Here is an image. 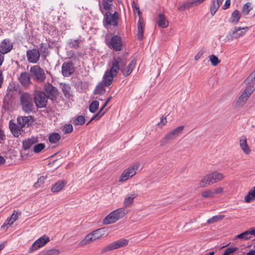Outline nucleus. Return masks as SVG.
I'll list each match as a JSON object with an SVG mask.
<instances>
[{"mask_svg":"<svg viewBox=\"0 0 255 255\" xmlns=\"http://www.w3.org/2000/svg\"><path fill=\"white\" fill-rule=\"evenodd\" d=\"M128 241L127 239H122L115 242H114L107 246L103 248L101 252L102 254L106 252L113 251L115 249H119L121 247H124L128 244Z\"/></svg>","mask_w":255,"mask_h":255,"instance_id":"6","label":"nucleus"},{"mask_svg":"<svg viewBox=\"0 0 255 255\" xmlns=\"http://www.w3.org/2000/svg\"><path fill=\"white\" fill-rule=\"evenodd\" d=\"M254 90L255 88L254 86L253 85H249L244 90L243 92H246V94L250 97Z\"/></svg>","mask_w":255,"mask_h":255,"instance_id":"59","label":"nucleus"},{"mask_svg":"<svg viewBox=\"0 0 255 255\" xmlns=\"http://www.w3.org/2000/svg\"><path fill=\"white\" fill-rule=\"evenodd\" d=\"M237 247H230L226 249L224 253V255H233L234 253L238 250Z\"/></svg>","mask_w":255,"mask_h":255,"instance_id":"49","label":"nucleus"},{"mask_svg":"<svg viewBox=\"0 0 255 255\" xmlns=\"http://www.w3.org/2000/svg\"><path fill=\"white\" fill-rule=\"evenodd\" d=\"M60 252L58 250L55 249H51L44 252L43 255H58Z\"/></svg>","mask_w":255,"mask_h":255,"instance_id":"51","label":"nucleus"},{"mask_svg":"<svg viewBox=\"0 0 255 255\" xmlns=\"http://www.w3.org/2000/svg\"><path fill=\"white\" fill-rule=\"evenodd\" d=\"M30 72L33 78L38 82H43L45 79V74L43 70L38 66H34L30 69Z\"/></svg>","mask_w":255,"mask_h":255,"instance_id":"8","label":"nucleus"},{"mask_svg":"<svg viewBox=\"0 0 255 255\" xmlns=\"http://www.w3.org/2000/svg\"><path fill=\"white\" fill-rule=\"evenodd\" d=\"M174 139L173 137L168 132L160 141V145L163 146L169 143L171 140Z\"/></svg>","mask_w":255,"mask_h":255,"instance_id":"37","label":"nucleus"},{"mask_svg":"<svg viewBox=\"0 0 255 255\" xmlns=\"http://www.w3.org/2000/svg\"><path fill=\"white\" fill-rule=\"evenodd\" d=\"M255 80V70L252 72L250 75L245 80V83L247 85H249Z\"/></svg>","mask_w":255,"mask_h":255,"instance_id":"46","label":"nucleus"},{"mask_svg":"<svg viewBox=\"0 0 255 255\" xmlns=\"http://www.w3.org/2000/svg\"><path fill=\"white\" fill-rule=\"evenodd\" d=\"M41 53L45 54L48 53V46L45 43H42L40 45L39 49Z\"/></svg>","mask_w":255,"mask_h":255,"instance_id":"55","label":"nucleus"},{"mask_svg":"<svg viewBox=\"0 0 255 255\" xmlns=\"http://www.w3.org/2000/svg\"><path fill=\"white\" fill-rule=\"evenodd\" d=\"M252 9V7L251 6V3L250 2H247L243 5L242 8V13L244 15H246L249 14Z\"/></svg>","mask_w":255,"mask_h":255,"instance_id":"43","label":"nucleus"},{"mask_svg":"<svg viewBox=\"0 0 255 255\" xmlns=\"http://www.w3.org/2000/svg\"><path fill=\"white\" fill-rule=\"evenodd\" d=\"M137 196V195L133 192L131 194H128L125 197L124 201V204L126 207L130 206L133 202L134 199Z\"/></svg>","mask_w":255,"mask_h":255,"instance_id":"30","label":"nucleus"},{"mask_svg":"<svg viewBox=\"0 0 255 255\" xmlns=\"http://www.w3.org/2000/svg\"><path fill=\"white\" fill-rule=\"evenodd\" d=\"M49 241L50 238L49 237L46 236L45 235L41 237L36 240L29 248L28 251V253H31L40 248L44 247Z\"/></svg>","mask_w":255,"mask_h":255,"instance_id":"7","label":"nucleus"},{"mask_svg":"<svg viewBox=\"0 0 255 255\" xmlns=\"http://www.w3.org/2000/svg\"><path fill=\"white\" fill-rule=\"evenodd\" d=\"M21 215V212H16L15 210H14L13 213L11 215L10 217L9 218L12 222H14L18 218L19 215Z\"/></svg>","mask_w":255,"mask_h":255,"instance_id":"56","label":"nucleus"},{"mask_svg":"<svg viewBox=\"0 0 255 255\" xmlns=\"http://www.w3.org/2000/svg\"><path fill=\"white\" fill-rule=\"evenodd\" d=\"M101 5H102L103 8L105 10H107L108 11H110V10L112 9V4L111 3V2H109V1H106V0H102L101 3L100 2V1H99V9L100 11L102 12V13L103 14L105 13H104Z\"/></svg>","mask_w":255,"mask_h":255,"instance_id":"27","label":"nucleus"},{"mask_svg":"<svg viewBox=\"0 0 255 255\" xmlns=\"http://www.w3.org/2000/svg\"><path fill=\"white\" fill-rule=\"evenodd\" d=\"M156 23L160 27L166 28L168 25V21L166 19L164 14L159 13L157 18Z\"/></svg>","mask_w":255,"mask_h":255,"instance_id":"19","label":"nucleus"},{"mask_svg":"<svg viewBox=\"0 0 255 255\" xmlns=\"http://www.w3.org/2000/svg\"><path fill=\"white\" fill-rule=\"evenodd\" d=\"M61 85L62 86V90L64 96L66 98H69L71 96L72 94L70 92L71 88L70 86L67 84H62Z\"/></svg>","mask_w":255,"mask_h":255,"instance_id":"39","label":"nucleus"},{"mask_svg":"<svg viewBox=\"0 0 255 255\" xmlns=\"http://www.w3.org/2000/svg\"><path fill=\"white\" fill-rule=\"evenodd\" d=\"M18 80L21 84L24 87L28 86L30 83V79L29 74L27 72L22 73Z\"/></svg>","mask_w":255,"mask_h":255,"instance_id":"21","label":"nucleus"},{"mask_svg":"<svg viewBox=\"0 0 255 255\" xmlns=\"http://www.w3.org/2000/svg\"><path fill=\"white\" fill-rule=\"evenodd\" d=\"M255 200V186L249 192L245 197V201L246 203H250Z\"/></svg>","mask_w":255,"mask_h":255,"instance_id":"33","label":"nucleus"},{"mask_svg":"<svg viewBox=\"0 0 255 255\" xmlns=\"http://www.w3.org/2000/svg\"><path fill=\"white\" fill-rule=\"evenodd\" d=\"M12 101V94L6 93L3 100L2 108L5 110H8L11 107Z\"/></svg>","mask_w":255,"mask_h":255,"instance_id":"17","label":"nucleus"},{"mask_svg":"<svg viewBox=\"0 0 255 255\" xmlns=\"http://www.w3.org/2000/svg\"><path fill=\"white\" fill-rule=\"evenodd\" d=\"M106 229L104 228L98 229L91 232L95 240L100 239L105 234Z\"/></svg>","mask_w":255,"mask_h":255,"instance_id":"32","label":"nucleus"},{"mask_svg":"<svg viewBox=\"0 0 255 255\" xmlns=\"http://www.w3.org/2000/svg\"><path fill=\"white\" fill-rule=\"evenodd\" d=\"M104 84L101 82L99 83L96 87L94 91V94L95 95H102L104 94V93L105 92V88Z\"/></svg>","mask_w":255,"mask_h":255,"instance_id":"36","label":"nucleus"},{"mask_svg":"<svg viewBox=\"0 0 255 255\" xmlns=\"http://www.w3.org/2000/svg\"><path fill=\"white\" fill-rule=\"evenodd\" d=\"M167 123V120L165 117L163 116H162L160 119V122L158 123L157 125L159 127L162 128L163 126H164Z\"/></svg>","mask_w":255,"mask_h":255,"instance_id":"64","label":"nucleus"},{"mask_svg":"<svg viewBox=\"0 0 255 255\" xmlns=\"http://www.w3.org/2000/svg\"><path fill=\"white\" fill-rule=\"evenodd\" d=\"M105 108V107H104L103 106L101 108L100 111H99V112L96 115H95L94 116H93V117L92 118V120H94L96 119L98 120L99 118H100L106 112V111H105L102 113V111Z\"/></svg>","mask_w":255,"mask_h":255,"instance_id":"53","label":"nucleus"},{"mask_svg":"<svg viewBox=\"0 0 255 255\" xmlns=\"http://www.w3.org/2000/svg\"><path fill=\"white\" fill-rule=\"evenodd\" d=\"M13 48V43L9 39H4L0 43V53L3 55L11 51Z\"/></svg>","mask_w":255,"mask_h":255,"instance_id":"13","label":"nucleus"},{"mask_svg":"<svg viewBox=\"0 0 255 255\" xmlns=\"http://www.w3.org/2000/svg\"><path fill=\"white\" fill-rule=\"evenodd\" d=\"M202 196L203 198H212L214 196L213 192L210 190L203 192Z\"/></svg>","mask_w":255,"mask_h":255,"instance_id":"54","label":"nucleus"},{"mask_svg":"<svg viewBox=\"0 0 255 255\" xmlns=\"http://www.w3.org/2000/svg\"><path fill=\"white\" fill-rule=\"evenodd\" d=\"M34 101L37 108L46 107L49 97L44 92L37 91L34 93Z\"/></svg>","mask_w":255,"mask_h":255,"instance_id":"5","label":"nucleus"},{"mask_svg":"<svg viewBox=\"0 0 255 255\" xmlns=\"http://www.w3.org/2000/svg\"><path fill=\"white\" fill-rule=\"evenodd\" d=\"M33 97L28 93H23L20 96V104L25 113L29 114L32 112L34 108Z\"/></svg>","mask_w":255,"mask_h":255,"instance_id":"3","label":"nucleus"},{"mask_svg":"<svg viewBox=\"0 0 255 255\" xmlns=\"http://www.w3.org/2000/svg\"><path fill=\"white\" fill-rule=\"evenodd\" d=\"M241 29L239 31L240 32H239V33L240 37H242L245 34L246 32L249 29V27H247V26L244 27H241Z\"/></svg>","mask_w":255,"mask_h":255,"instance_id":"63","label":"nucleus"},{"mask_svg":"<svg viewBox=\"0 0 255 255\" xmlns=\"http://www.w3.org/2000/svg\"><path fill=\"white\" fill-rule=\"evenodd\" d=\"M117 221L113 212L110 213L103 220V223L105 225H109L115 223Z\"/></svg>","mask_w":255,"mask_h":255,"instance_id":"28","label":"nucleus"},{"mask_svg":"<svg viewBox=\"0 0 255 255\" xmlns=\"http://www.w3.org/2000/svg\"><path fill=\"white\" fill-rule=\"evenodd\" d=\"M224 178L223 174L214 171L204 176L199 183V187L202 188L222 180Z\"/></svg>","mask_w":255,"mask_h":255,"instance_id":"2","label":"nucleus"},{"mask_svg":"<svg viewBox=\"0 0 255 255\" xmlns=\"http://www.w3.org/2000/svg\"><path fill=\"white\" fill-rule=\"evenodd\" d=\"M240 18L241 13L240 11L235 10L232 12L229 21L233 24H236L239 22Z\"/></svg>","mask_w":255,"mask_h":255,"instance_id":"29","label":"nucleus"},{"mask_svg":"<svg viewBox=\"0 0 255 255\" xmlns=\"http://www.w3.org/2000/svg\"><path fill=\"white\" fill-rule=\"evenodd\" d=\"M241 29V27H235L233 30L231 31L234 39L240 37L238 31H239Z\"/></svg>","mask_w":255,"mask_h":255,"instance_id":"57","label":"nucleus"},{"mask_svg":"<svg viewBox=\"0 0 255 255\" xmlns=\"http://www.w3.org/2000/svg\"><path fill=\"white\" fill-rule=\"evenodd\" d=\"M209 58L212 65L214 66H217L221 62V61L218 59V58L214 55H210L209 56Z\"/></svg>","mask_w":255,"mask_h":255,"instance_id":"47","label":"nucleus"},{"mask_svg":"<svg viewBox=\"0 0 255 255\" xmlns=\"http://www.w3.org/2000/svg\"><path fill=\"white\" fill-rule=\"evenodd\" d=\"M136 63V58H134L133 59L131 60V61L130 62V63L126 68L125 67L126 66H120V69L121 70V72H122L123 74L125 77H127L130 74L133 68L135 67Z\"/></svg>","mask_w":255,"mask_h":255,"instance_id":"15","label":"nucleus"},{"mask_svg":"<svg viewBox=\"0 0 255 255\" xmlns=\"http://www.w3.org/2000/svg\"><path fill=\"white\" fill-rule=\"evenodd\" d=\"M45 145L43 143H38L34 146L33 151L35 153H39L45 147Z\"/></svg>","mask_w":255,"mask_h":255,"instance_id":"50","label":"nucleus"},{"mask_svg":"<svg viewBox=\"0 0 255 255\" xmlns=\"http://www.w3.org/2000/svg\"><path fill=\"white\" fill-rule=\"evenodd\" d=\"M240 145L243 151L247 154H249L251 149L247 143V139L245 136H242L240 139Z\"/></svg>","mask_w":255,"mask_h":255,"instance_id":"23","label":"nucleus"},{"mask_svg":"<svg viewBox=\"0 0 255 255\" xmlns=\"http://www.w3.org/2000/svg\"><path fill=\"white\" fill-rule=\"evenodd\" d=\"M9 128L12 135L16 137H18L20 134V131L22 128L19 125L14 123L12 120L9 121Z\"/></svg>","mask_w":255,"mask_h":255,"instance_id":"16","label":"nucleus"},{"mask_svg":"<svg viewBox=\"0 0 255 255\" xmlns=\"http://www.w3.org/2000/svg\"><path fill=\"white\" fill-rule=\"evenodd\" d=\"M82 40L79 39H70L68 41V45L71 48L78 49L80 47V43Z\"/></svg>","mask_w":255,"mask_h":255,"instance_id":"38","label":"nucleus"},{"mask_svg":"<svg viewBox=\"0 0 255 255\" xmlns=\"http://www.w3.org/2000/svg\"><path fill=\"white\" fill-rule=\"evenodd\" d=\"M249 97H250L246 94V92H243L236 101L235 104V107L237 108L244 106Z\"/></svg>","mask_w":255,"mask_h":255,"instance_id":"18","label":"nucleus"},{"mask_svg":"<svg viewBox=\"0 0 255 255\" xmlns=\"http://www.w3.org/2000/svg\"><path fill=\"white\" fill-rule=\"evenodd\" d=\"M45 179H46L45 177H44V176L40 177L38 179L36 183H35V184H34V186L35 188H37V187H39L41 185H42L44 183V180Z\"/></svg>","mask_w":255,"mask_h":255,"instance_id":"58","label":"nucleus"},{"mask_svg":"<svg viewBox=\"0 0 255 255\" xmlns=\"http://www.w3.org/2000/svg\"><path fill=\"white\" fill-rule=\"evenodd\" d=\"M219 8V6L216 5V0H213L212 1V5L210 7V12L212 16H214L215 15Z\"/></svg>","mask_w":255,"mask_h":255,"instance_id":"48","label":"nucleus"},{"mask_svg":"<svg viewBox=\"0 0 255 255\" xmlns=\"http://www.w3.org/2000/svg\"><path fill=\"white\" fill-rule=\"evenodd\" d=\"M193 6L195 5L192 0H191L190 1L182 3L181 5L178 7L177 9L178 10L182 11L185 10L186 9H188Z\"/></svg>","mask_w":255,"mask_h":255,"instance_id":"40","label":"nucleus"},{"mask_svg":"<svg viewBox=\"0 0 255 255\" xmlns=\"http://www.w3.org/2000/svg\"><path fill=\"white\" fill-rule=\"evenodd\" d=\"M224 218L225 215H216L208 219L207 222L209 224H213L223 220Z\"/></svg>","mask_w":255,"mask_h":255,"instance_id":"41","label":"nucleus"},{"mask_svg":"<svg viewBox=\"0 0 255 255\" xmlns=\"http://www.w3.org/2000/svg\"><path fill=\"white\" fill-rule=\"evenodd\" d=\"M131 6L133 11L136 10L137 12L138 15L140 16V11L137 3L135 2L134 1H133L132 2Z\"/></svg>","mask_w":255,"mask_h":255,"instance_id":"60","label":"nucleus"},{"mask_svg":"<svg viewBox=\"0 0 255 255\" xmlns=\"http://www.w3.org/2000/svg\"><path fill=\"white\" fill-rule=\"evenodd\" d=\"M38 142L37 137H31L22 141V147L24 150L29 149L33 144Z\"/></svg>","mask_w":255,"mask_h":255,"instance_id":"20","label":"nucleus"},{"mask_svg":"<svg viewBox=\"0 0 255 255\" xmlns=\"http://www.w3.org/2000/svg\"><path fill=\"white\" fill-rule=\"evenodd\" d=\"M30 118L31 117L19 116L17 119V124L21 126V128H23L26 125L29 126L30 125Z\"/></svg>","mask_w":255,"mask_h":255,"instance_id":"24","label":"nucleus"},{"mask_svg":"<svg viewBox=\"0 0 255 255\" xmlns=\"http://www.w3.org/2000/svg\"><path fill=\"white\" fill-rule=\"evenodd\" d=\"M234 39V38H233V36L231 32L230 31L227 34V35L224 38V41L225 42H227L231 41H233Z\"/></svg>","mask_w":255,"mask_h":255,"instance_id":"61","label":"nucleus"},{"mask_svg":"<svg viewBox=\"0 0 255 255\" xmlns=\"http://www.w3.org/2000/svg\"><path fill=\"white\" fill-rule=\"evenodd\" d=\"M138 166L134 165L130 166L127 169L125 170L122 173L120 178V182L125 181L128 178L133 176L135 173Z\"/></svg>","mask_w":255,"mask_h":255,"instance_id":"10","label":"nucleus"},{"mask_svg":"<svg viewBox=\"0 0 255 255\" xmlns=\"http://www.w3.org/2000/svg\"><path fill=\"white\" fill-rule=\"evenodd\" d=\"M73 128L71 124H66L63 128V132L65 134L69 133L73 131Z\"/></svg>","mask_w":255,"mask_h":255,"instance_id":"52","label":"nucleus"},{"mask_svg":"<svg viewBox=\"0 0 255 255\" xmlns=\"http://www.w3.org/2000/svg\"><path fill=\"white\" fill-rule=\"evenodd\" d=\"M60 135L59 133L54 132L49 136V141L51 143H55L60 139Z\"/></svg>","mask_w":255,"mask_h":255,"instance_id":"42","label":"nucleus"},{"mask_svg":"<svg viewBox=\"0 0 255 255\" xmlns=\"http://www.w3.org/2000/svg\"><path fill=\"white\" fill-rule=\"evenodd\" d=\"M85 118L83 116H77L74 120L73 123L76 126H81L85 124Z\"/></svg>","mask_w":255,"mask_h":255,"instance_id":"44","label":"nucleus"},{"mask_svg":"<svg viewBox=\"0 0 255 255\" xmlns=\"http://www.w3.org/2000/svg\"><path fill=\"white\" fill-rule=\"evenodd\" d=\"M27 60L31 63H36L39 60L40 53L39 50L33 48L28 50L26 52Z\"/></svg>","mask_w":255,"mask_h":255,"instance_id":"14","label":"nucleus"},{"mask_svg":"<svg viewBox=\"0 0 255 255\" xmlns=\"http://www.w3.org/2000/svg\"><path fill=\"white\" fill-rule=\"evenodd\" d=\"M67 56L69 59L74 60L76 59V56L73 51L70 50L67 52Z\"/></svg>","mask_w":255,"mask_h":255,"instance_id":"62","label":"nucleus"},{"mask_svg":"<svg viewBox=\"0 0 255 255\" xmlns=\"http://www.w3.org/2000/svg\"><path fill=\"white\" fill-rule=\"evenodd\" d=\"M128 52H125L122 55L114 57L110 70H107L104 75L102 83L106 87H109L113 82V79L118 74L120 66H125L127 64Z\"/></svg>","mask_w":255,"mask_h":255,"instance_id":"1","label":"nucleus"},{"mask_svg":"<svg viewBox=\"0 0 255 255\" xmlns=\"http://www.w3.org/2000/svg\"><path fill=\"white\" fill-rule=\"evenodd\" d=\"M251 238L250 229L238 235L235 237V239H240L243 240H249Z\"/></svg>","mask_w":255,"mask_h":255,"instance_id":"34","label":"nucleus"},{"mask_svg":"<svg viewBox=\"0 0 255 255\" xmlns=\"http://www.w3.org/2000/svg\"><path fill=\"white\" fill-rule=\"evenodd\" d=\"M67 182L65 180H59L52 186L51 191L53 193H57L60 191L66 185Z\"/></svg>","mask_w":255,"mask_h":255,"instance_id":"22","label":"nucleus"},{"mask_svg":"<svg viewBox=\"0 0 255 255\" xmlns=\"http://www.w3.org/2000/svg\"><path fill=\"white\" fill-rule=\"evenodd\" d=\"M44 90L46 93V95L49 97V99L52 101L56 100L58 90L55 87L53 86L49 83H47L45 84Z\"/></svg>","mask_w":255,"mask_h":255,"instance_id":"11","label":"nucleus"},{"mask_svg":"<svg viewBox=\"0 0 255 255\" xmlns=\"http://www.w3.org/2000/svg\"><path fill=\"white\" fill-rule=\"evenodd\" d=\"M95 241L96 240L94 239L93 234L91 233L88 234L85 238L79 243L78 246L80 247H83L87 244L93 242Z\"/></svg>","mask_w":255,"mask_h":255,"instance_id":"25","label":"nucleus"},{"mask_svg":"<svg viewBox=\"0 0 255 255\" xmlns=\"http://www.w3.org/2000/svg\"><path fill=\"white\" fill-rule=\"evenodd\" d=\"M109 47L117 51H121L123 48L121 37L118 35H114L111 39Z\"/></svg>","mask_w":255,"mask_h":255,"instance_id":"12","label":"nucleus"},{"mask_svg":"<svg viewBox=\"0 0 255 255\" xmlns=\"http://www.w3.org/2000/svg\"><path fill=\"white\" fill-rule=\"evenodd\" d=\"M113 212L117 221L124 217L127 213L126 211L123 208H119Z\"/></svg>","mask_w":255,"mask_h":255,"instance_id":"35","label":"nucleus"},{"mask_svg":"<svg viewBox=\"0 0 255 255\" xmlns=\"http://www.w3.org/2000/svg\"><path fill=\"white\" fill-rule=\"evenodd\" d=\"M99 102L98 101H93L89 106V111L91 113H94L98 109Z\"/></svg>","mask_w":255,"mask_h":255,"instance_id":"45","label":"nucleus"},{"mask_svg":"<svg viewBox=\"0 0 255 255\" xmlns=\"http://www.w3.org/2000/svg\"><path fill=\"white\" fill-rule=\"evenodd\" d=\"M144 28V24L139 18L137 22L138 33L137 34V38L139 40H141L143 39Z\"/></svg>","mask_w":255,"mask_h":255,"instance_id":"26","label":"nucleus"},{"mask_svg":"<svg viewBox=\"0 0 255 255\" xmlns=\"http://www.w3.org/2000/svg\"><path fill=\"white\" fill-rule=\"evenodd\" d=\"M119 14L115 11L113 14L110 11H107L104 14L103 20V25L105 27L109 25L117 26L118 25Z\"/></svg>","mask_w":255,"mask_h":255,"instance_id":"4","label":"nucleus"},{"mask_svg":"<svg viewBox=\"0 0 255 255\" xmlns=\"http://www.w3.org/2000/svg\"><path fill=\"white\" fill-rule=\"evenodd\" d=\"M75 71L74 64L72 61L64 62L62 65L61 73L65 77L72 75Z\"/></svg>","mask_w":255,"mask_h":255,"instance_id":"9","label":"nucleus"},{"mask_svg":"<svg viewBox=\"0 0 255 255\" xmlns=\"http://www.w3.org/2000/svg\"><path fill=\"white\" fill-rule=\"evenodd\" d=\"M184 128V126H179L171 131H170L169 133L173 137L174 139H175L177 137H178L183 131Z\"/></svg>","mask_w":255,"mask_h":255,"instance_id":"31","label":"nucleus"}]
</instances>
